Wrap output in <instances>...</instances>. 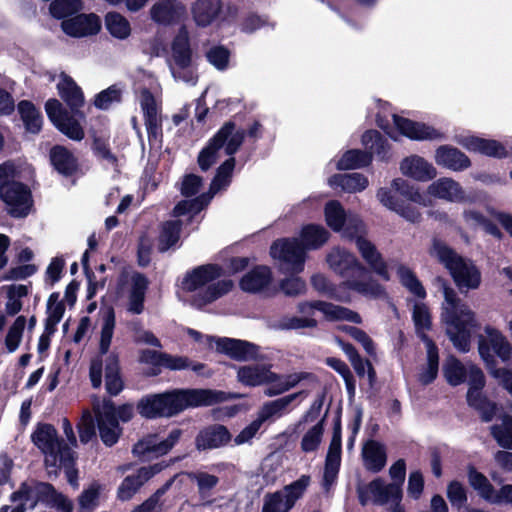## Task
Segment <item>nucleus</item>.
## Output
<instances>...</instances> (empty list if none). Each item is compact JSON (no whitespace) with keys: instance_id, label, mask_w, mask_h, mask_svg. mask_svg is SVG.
I'll list each match as a JSON object with an SVG mask.
<instances>
[{"instance_id":"0e129e2a","label":"nucleus","mask_w":512,"mask_h":512,"mask_svg":"<svg viewBox=\"0 0 512 512\" xmlns=\"http://www.w3.org/2000/svg\"><path fill=\"white\" fill-rule=\"evenodd\" d=\"M25 324V317L18 316L14 321L13 325L9 328V331L5 339V345L9 352H14L18 348L21 342Z\"/></svg>"},{"instance_id":"473e14b6","label":"nucleus","mask_w":512,"mask_h":512,"mask_svg":"<svg viewBox=\"0 0 512 512\" xmlns=\"http://www.w3.org/2000/svg\"><path fill=\"white\" fill-rule=\"evenodd\" d=\"M343 286L356 291L357 293L370 298H383L386 295L385 289L376 280L369 277L367 272L361 276L355 275L343 282Z\"/></svg>"},{"instance_id":"7ed1b4c3","label":"nucleus","mask_w":512,"mask_h":512,"mask_svg":"<svg viewBox=\"0 0 512 512\" xmlns=\"http://www.w3.org/2000/svg\"><path fill=\"white\" fill-rule=\"evenodd\" d=\"M299 316H285L277 321L275 327L280 330L313 329L318 325L314 318L316 311L321 312L328 321L346 320L355 324L362 322L361 316L348 308L324 301H302L297 305Z\"/></svg>"},{"instance_id":"09e8293b","label":"nucleus","mask_w":512,"mask_h":512,"mask_svg":"<svg viewBox=\"0 0 512 512\" xmlns=\"http://www.w3.org/2000/svg\"><path fill=\"white\" fill-rule=\"evenodd\" d=\"M18 110L26 130L31 133H38L42 127V117L34 105L29 101H21L18 104Z\"/></svg>"},{"instance_id":"4c0bfd02","label":"nucleus","mask_w":512,"mask_h":512,"mask_svg":"<svg viewBox=\"0 0 512 512\" xmlns=\"http://www.w3.org/2000/svg\"><path fill=\"white\" fill-rule=\"evenodd\" d=\"M301 394L302 392H297L264 403L258 412V419L264 423L273 418H280L285 414L287 407Z\"/></svg>"},{"instance_id":"79ce46f5","label":"nucleus","mask_w":512,"mask_h":512,"mask_svg":"<svg viewBox=\"0 0 512 512\" xmlns=\"http://www.w3.org/2000/svg\"><path fill=\"white\" fill-rule=\"evenodd\" d=\"M148 281L142 274L132 276V289L129 295L128 311L140 314L144 310V298Z\"/></svg>"},{"instance_id":"e433bc0d","label":"nucleus","mask_w":512,"mask_h":512,"mask_svg":"<svg viewBox=\"0 0 512 512\" xmlns=\"http://www.w3.org/2000/svg\"><path fill=\"white\" fill-rule=\"evenodd\" d=\"M57 89L61 98L72 109L76 110L84 103V96L79 86L68 75L62 73Z\"/></svg>"},{"instance_id":"3c124183","label":"nucleus","mask_w":512,"mask_h":512,"mask_svg":"<svg viewBox=\"0 0 512 512\" xmlns=\"http://www.w3.org/2000/svg\"><path fill=\"white\" fill-rule=\"evenodd\" d=\"M180 227L179 221H167L162 225L158 243V249L161 252L167 251L177 243L180 237Z\"/></svg>"},{"instance_id":"ddd939ff","label":"nucleus","mask_w":512,"mask_h":512,"mask_svg":"<svg viewBox=\"0 0 512 512\" xmlns=\"http://www.w3.org/2000/svg\"><path fill=\"white\" fill-rule=\"evenodd\" d=\"M484 336H481L478 341V351L481 358L487 363L491 364L494 362V357L491 353V349L494 353L505 363L512 364V345L503 333L487 325L484 328Z\"/></svg>"},{"instance_id":"1a4fd4ad","label":"nucleus","mask_w":512,"mask_h":512,"mask_svg":"<svg viewBox=\"0 0 512 512\" xmlns=\"http://www.w3.org/2000/svg\"><path fill=\"white\" fill-rule=\"evenodd\" d=\"M11 500L22 504L24 508L26 504L34 508L37 502L42 501L61 512L73 511V503L65 495L57 492L49 483L34 480L22 483L20 488L12 494Z\"/></svg>"},{"instance_id":"774afa93","label":"nucleus","mask_w":512,"mask_h":512,"mask_svg":"<svg viewBox=\"0 0 512 512\" xmlns=\"http://www.w3.org/2000/svg\"><path fill=\"white\" fill-rule=\"evenodd\" d=\"M80 9V0H55L50 4V12L56 18H64Z\"/></svg>"},{"instance_id":"b1692460","label":"nucleus","mask_w":512,"mask_h":512,"mask_svg":"<svg viewBox=\"0 0 512 512\" xmlns=\"http://www.w3.org/2000/svg\"><path fill=\"white\" fill-rule=\"evenodd\" d=\"M431 197L442 199L448 202H468L470 199L465 195L461 185L452 178L443 177L432 182L426 190Z\"/></svg>"},{"instance_id":"ea45409f","label":"nucleus","mask_w":512,"mask_h":512,"mask_svg":"<svg viewBox=\"0 0 512 512\" xmlns=\"http://www.w3.org/2000/svg\"><path fill=\"white\" fill-rule=\"evenodd\" d=\"M331 187H340L347 193H357L368 186V179L360 173L339 174L329 179Z\"/></svg>"},{"instance_id":"c03bdc74","label":"nucleus","mask_w":512,"mask_h":512,"mask_svg":"<svg viewBox=\"0 0 512 512\" xmlns=\"http://www.w3.org/2000/svg\"><path fill=\"white\" fill-rule=\"evenodd\" d=\"M443 374L450 385L458 386L467 379L468 363L463 364L454 356H450L443 365Z\"/></svg>"},{"instance_id":"aec40b11","label":"nucleus","mask_w":512,"mask_h":512,"mask_svg":"<svg viewBox=\"0 0 512 512\" xmlns=\"http://www.w3.org/2000/svg\"><path fill=\"white\" fill-rule=\"evenodd\" d=\"M329 267L343 277L353 278L355 275H363L366 268L349 251L340 247L333 248L327 255Z\"/></svg>"},{"instance_id":"f8f14e48","label":"nucleus","mask_w":512,"mask_h":512,"mask_svg":"<svg viewBox=\"0 0 512 512\" xmlns=\"http://www.w3.org/2000/svg\"><path fill=\"white\" fill-rule=\"evenodd\" d=\"M310 482V476L302 475L296 481L284 486L282 490L266 494L262 512H289L302 498Z\"/></svg>"},{"instance_id":"72a5a7b5","label":"nucleus","mask_w":512,"mask_h":512,"mask_svg":"<svg viewBox=\"0 0 512 512\" xmlns=\"http://www.w3.org/2000/svg\"><path fill=\"white\" fill-rule=\"evenodd\" d=\"M435 162L447 169L460 171L470 166L469 158L457 148L443 145L435 153Z\"/></svg>"},{"instance_id":"4be33fe9","label":"nucleus","mask_w":512,"mask_h":512,"mask_svg":"<svg viewBox=\"0 0 512 512\" xmlns=\"http://www.w3.org/2000/svg\"><path fill=\"white\" fill-rule=\"evenodd\" d=\"M139 102L144 115L148 138L149 140H158L162 135L159 105L155 97L146 88L141 90Z\"/></svg>"},{"instance_id":"680f3d73","label":"nucleus","mask_w":512,"mask_h":512,"mask_svg":"<svg viewBox=\"0 0 512 512\" xmlns=\"http://www.w3.org/2000/svg\"><path fill=\"white\" fill-rule=\"evenodd\" d=\"M235 165V159L230 157L226 160L217 170V174L214 177L211 185H210V195L212 196L220 190L222 187H225L228 184V179L232 173V170Z\"/></svg>"},{"instance_id":"c756f323","label":"nucleus","mask_w":512,"mask_h":512,"mask_svg":"<svg viewBox=\"0 0 512 512\" xmlns=\"http://www.w3.org/2000/svg\"><path fill=\"white\" fill-rule=\"evenodd\" d=\"M272 283V272L267 266H258L240 280V287L249 293H266Z\"/></svg>"},{"instance_id":"423d86ee","label":"nucleus","mask_w":512,"mask_h":512,"mask_svg":"<svg viewBox=\"0 0 512 512\" xmlns=\"http://www.w3.org/2000/svg\"><path fill=\"white\" fill-rule=\"evenodd\" d=\"M220 276V269L216 265H203L188 273L183 281L182 288L188 292L199 291L193 299V304L202 307L228 293L233 283L231 280H221L208 285Z\"/></svg>"},{"instance_id":"bf43d9fd","label":"nucleus","mask_w":512,"mask_h":512,"mask_svg":"<svg viewBox=\"0 0 512 512\" xmlns=\"http://www.w3.org/2000/svg\"><path fill=\"white\" fill-rule=\"evenodd\" d=\"M413 321L416 332L422 339V334L426 335V331L431 328V315L427 306L423 303H415L413 307Z\"/></svg>"},{"instance_id":"69168bd1","label":"nucleus","mask_w":512,"mask_h":512,"mask_svg":"<svg viewBox=\"0 0 512 512\" xmlns=\"http://www.w3.org/2000/svg\"><path fill=\"white\" fill-rule=\"evenodd\" d=\"M340 232H342L343 237L355 239L357 242L358 237H363L365 233V225L356 214L348 213L344 227Z\"/></svg>"},{"instance_id":"0eeeda50","label":"nucleus","mask_w":512,"mask_h":512,"mask_svg":"<svg viewBox=\"0 0 512 512\" xmlns=\"http://www.w3.org/2000/svg\"><path fill=\"white\" fill-rule=\"evenodd\" d=\"M168 67L173 79L190 86H195L199 79L197 59L193 54L189 32L185 26L180 27L171 42Z\"/></svg>"},{"instance_id":"58836bf2","label":"nucleus","mask_w":512,"mask_h":512,"mask_svg":"<svg viewBox=\"0 0 512 512\" xmlns=\"http://www.w3.org/2000/svg\"><path fill=\"white\" fill-rule=\"evenodd\" d=\"M422 341L425 343L427 350V365L419 374V381L423 385H428L434 381L438 374V349L435 343L425 334H422Z\"/></svg>"},{"instance_id":"393cba45","label":"nucleus","mask_w":512,"mask_h":512,"mask_svg":"<svg viewBox=\"0 0 512 512\" xmlns=\"http://www.w3.org/2000/svg\"><path fill=\"white\" fill-rule=\"evenodd\" d=\"M61 26L69 36L86 37L97 34L101 28V23L99 17L95 14H81L64 20Z\"/></svg>"},{"instance_id":"2eb2a0df","label":"nucleus","mask_w":512,"mask_h":512,"mask_svg":"<svg viewBox=\"0 0 512 512\" xmlns=\"http://www.w3.org/2000/svg\"><path fill=\"white\" fill-rule=\"evenodd\" d=\"M99 435L107 446L114 445L121 434V428L115 418L116 408L110 400H97L93 402Z\"/></svg>"},{"instance_id":"603ef678","label":"nucleus","mask_w":512,"mask_h":512,"mask_svg":"<svg viewBox=\"0 0 512 512\" xmlns=\"http://www.w3.org/2000/svg\"><path fill=\"white\" fill-rule=\"evenodd\" d=\"M114 328L115 313L112 308H108L102 315V327L99 343V350L101 354H106L108 352L113 337Z\"/></svg>"},{"instance_id":"4d7b16f0","label":"nucleus","mask_w":512,"mask_h":512,"mask_svg":"<svg viewBox=\"0 0 512 512\" xmlns=\"http://www.w3.org/2000/svg\"><path fill=\"white\" fill-rule=\"evenodd\" d=\"M468 481L470 485L479 493V495L488 500L493 494V486L488 481L487 477L478 472L473 466L468 468Z\"/></svg>"},{"instance_id":"13d9d810","label":"nucleus","mask_w":512,"mask_h":512,"mask_svg":"<svg viewBox=\"0 0 512 512\" xmlns=\"http://www.w3.org/2000/svg\"><path fill=\"white\" fill-rule=\"evenodd\" d=\"M491 433L501 447L512 449V417L506 416L500 425L492 426Z\"/></svg>"},{"instance_id":"9b49d317","label":"nucleus","mask_w":512,"mask_h":512,"mask_svg":"<svg viewBox=\"0 0 512 512\" xmlns=\"http://www.w3.org/2000/svg\"><path fill=\"white\" fill-rule=\"evenodd\" d=\"M270 255L277 261L282 272L295 274L304 270L305 248L295 238L274 241L270 247Z\"/></svg>"},{"instance_id":"f257e3e1","label":"nucleus","mask_w":512,"mask_h":512,"mask_svg":"<svg viewBox=\"0 0 512 512\" xmlns=\"http://www.w3.org/2000/svg\"><path fill=\"white\" fill-rule=\"evenodd\" d=\"M224 393L209 389H175L142 398L138 412L146 418L171 417L190 407L209 406L224 401Z\"/></svg>"},{"instance_id":"f3484780","label":"nucleus","mask_w":512,"mask_h":512,"mask_svg":"<svg viewBox=\"0 0 512 512\" xmlns=\"http://www.w3.org/2000/svg\"><path fill=\"white\" fill-rule=\"evenodd\" d=\"M0 198L13 217H24L31 208L30 191L19 182L0 184Z\"/></svg>"},{"instance_id":"052dcab7","label":"nucleus","mask_w":512,"mask_h":512,"mask_svg":"<svg viewBox=\"0 0 512 512\" xmlns=\"http://www.w3.org/2000/svg\"><path fill=\"white\" fill-rule=\"evenodd\" d=\"M145 483V480L139 477V472L127 476L118 488L117 495L122 501L130 500L139 488Z\"/></svg>"},{"instance_id":"f03ea898","label":"nucleus","mask_w":512,"mask_h":512,"mask_svg":"<svg viewBox=\"0 0 512 512\" xmlns=\"http://www.w3.org/2000/svg\"><path fill=\"white\" fill-rule=\"evenodd\" d=\"M442 292L444 302L441 318L446 326V333L458 351L468 352L471 343V329L477 326L475 313L444 281L442 282Z\"/></svg>"},{"instance_id":"a19ab883","label":"nucleus","mask_w":512,"mask_h":512,"mask_svg":"<svg viewBox=\"0 0 512 512\" xmlns=\"http://www.w3.org/2000/svg\"><path fill=\"white\" fill-rule=\"evenodd\" d=\"M51 163L63 175H71L77 169V160L73 154L63 146H55L50 152Z\"/></svg>"},{"instance_id":"de8ad7c7","label":"nucleus","mask_w":512,"mask_h":512,"mask_svg":"<svg viewBox=\"0 0 512 512\" xmlns=\"http://www.w3.org/2000/svg\"><path fill=\"white\" fill-rule=\"evenodd\" d=\"M324 214L326 223L332 230L340 232L343 229L348 213L340 202L336 200L329 201L325 205Z\"/></svg>"},{"instance_id":"864d4df0","label":"nucleus","mask_w":512,"mask_h":512,"mask_svg":"<svg viewBox=\"0 0 512 512\" xmlns=\"http://www.w3.org/2000/svg\"><path fill=\"white\" fill-rule=\"evenodd\" d=\"M188 478L196 483L201 497L210 496L211 491L218 485L219 478L216 475L204 471H195L187 474Z\"/></svg>"},{"instance_id":"9d476101","label":"nucleus","mask_w":512,"mask_h":512,"mask_svg":"<svg viewBox=\"0 0 512 512\" xmlns=\"http://www.w3.org/2000/svg\"><path fill=\"white\" fill-rule=\"evenodd\" d=\"M245 132L236 129L234 123H225L209 144L200 152L198 164L203 171L208 170L219 158V150L224 147L225 153L229 156L235 154L242 145Z\"/></svg>"},{"instance_id":"c85d7f7f","label":"nucleus","mask_w":512,"mask_h":512,"mask_svg":"<svg viewBox=\"0 0 512 512\" xmlns=\"http://www.w3.org/2000/svg\"><path fill=\"white\" fill-rule=\"evenodd\" d=\"M356 246L370 269L379 275L383 280H390L387 264L382 258L381 254L378 252L375 245L364 237H358Z\"/></svg>"},{"instance_id":"5701e85b","label":"nucleus","mask_w":512,"mask_h":512,"mask_svg":"<svg viewBox=\"0 0 512 512\" xmlns=\"http://www.w3.org/2000/svg\"><path fill=\"white\" fill-rule=\"evenodd\" d=\"M223 14L222 0H195L191 5V15L198 27H208L220 20Z\"/></svg>"},{"instance_id":"8fccbe9b","label":"nucleus","mask_w":512,"mask_h":512,"mask_svg":"<svg viewBox=\"0 0 512 512\" xmlns=\"http://www.w3.org/2000/svg\"><path fill=\"white\" fill-rule=\"evenodd\" d=\"M372 160L368 152L360 150L347 151L337 163L339 170L357 169L367 166Z\"/></svg>"},{"instance_id":"e2e57ef3","label":"nucleus","mask_w":512,"mask_h":512,"mask_svg":"<svg viewBox=\"0 0 512 512\" xmlns=\"http://www.w3.org/2000/svg\"><path fill=\"white\" fill-rule=\"evenodd\" d=\"M162 366L170 370H182L190 368L198 374H202V371L205 367L202 363L192 364L186 357L172 356L166 353L164 354Z\"/></svg>"},{"instance_id":"a211bd4d","label":"nucleus","mask_w":512,"mask_h":512,"mask_svg":"<svg viewBox=\"0 0 512 512\" xmlns=\"http://www.w3.org/2000/svg\"><path fill=\"white\" fill-rule=\"evenodd\" d=\"M186 14V5L181 0H156L149 8L150 20L162 27L178 24Z\"/></svg>"},{"instance_id":"49530a36","label":"nucleus","mask_w":512,"mask_h":512,"mask_svg":"<svg viewBox=\"0 0 512 512\" xmlns=\"http://www.w3.org/2000/svg\"><path fill=\"white\" fill-rule=\"evenodd\" d=\"M105 26L113 37L120 40L127 39L131 34L129 21L117 12H110L106 15Z\"/></svg>"},{"instance_id":"412c9836","label":"nucleus","mask_w":512,"mask_h":512,"mask_svg":"<svg viewBox=\"0 0 512 512\" xmlns=\"http://www.w3.org/2000/svg\"><path fill=\"white\" fill-rule=\"evenodd\" d=\"M341 464V426L337 423L333 430L331 442L325 460L323 486L326 491L337 479Z\"/></svg>"},{"instance_id":"cd10ccee","label":"nucleus","mask_w":512,"mask_h":512,"mask_svg":"<svg viewBox=\"0 0 512 512\" xmlns=\"http://www.w3.org/2000/svg\"><path fill=\"white\" fill-rule=\"evenodd\" d=\"M217 351L238 361H248L257 356V347L249 342L231 338L216 340Z\"/></svg>"},{"instance_id":"bb28decb","label":"nucleus","mask_w":512,"mask_h":512,"mask_svg":"<svg viewBox=\"0 0 512 512\" xmlns=\"http://www.w3.org/2000/svg\"><path fill=\"white\" fill-rule=\"evenodd\" d=\"M395 126L404 136L413 140H434L442 139L443 134L433 127L427 126L423 123L413 122L409 119L393 115Z\"/></svg>"},{"instance_id":"dca6fc26","label":"nucleus","mask_w":512,"mask_h":512,"mask_svg":"<svg viewBox=\"0 0 512 512\" xmlns=\"http://www.w3.org/2000/svg\"><path fill=\"white\" fill-rule=\"evenodd\" d=\"M358 494L363 505H366L370 500L375 504L384 505L391 502H400L402 499L400 484H386L381 478L374 479L368 485L359 487Z\"/></svg>"},{"instance_id":"2f4dec72","label":"nucleus","mask_w":512,"mask_h":512,"mask_svg":"<svg viewBox=\"0 0 512 512\" xmlns=\"http://www.w3.org/2000/svg\"><path fill=\"white\" fill-rule=\"evenodd\" d=\"M230 433L222 425H213L199 432L195 444L198 450L215 449L227 444Z\"/></svg>"},{"instance_id":"a18cd8bd","label":"nucleus","mask_w":512,"mask_h":512,"mask_svg":"<svg viewBox=\"0 0 512 512\" xmlns=\"http://www.w3.org/2000/svg\"><path fill=\"white\" fill-rule=\"evenodd\" d=\"M105 386L111 395H117L123 388V382L119 375V362L115 354L106 358L105 364Z\"/></svg>"},{"instance_id":"c9c22d12","label":"nucleus","mask_w":512,"mask_h":512,"mask_svg":"<svg viewBox=\"0 0 512 512\" xmlns=\"http://www.w3.org/2000/svg\"><path fill=\"white\" fill-rule=\"evenodd\" d=\"M458 143L470 151L487 156L503 157L506 155L505 147L495 140L467 136L459 139Z\"/></svg>"},{"instance_id":"6e6d98bb","label":"nucleus","mask_w":512,"mask_h":512,"mask_svg":"<svg viewBox=\"0 0 512 512\" xmlns=\"http://www.w3.org/2000/svg\"><path fill=\"white\" fill-rule=\"evenodd\" d=\"M324 432L323 420L312 426L302 437L301 450L305 453L314 452L322 442Z\"/></svg>"},{"instance_id":"4468645a","label":"nucleus","mask_w":512,"mask_h":512,"mask_svg":"<svg viewBox=\"0 0 512 512\" xmlns=\"http://www.w3.org/2000/svg\"><path fill=\"white\" fill-rule=\"evenodd\" d=\"M182 431L172 430L166 438L159 433H150L142 437L134 446L133 454L143 460L166 455L180 440Z\"/></svg>"},{"instance_id":"5fc2aeb1","label":"nucleus","mask_w":512,"mask_h":512,"mask_svg":"<svg viewBox=\"0 0 512 512\" xmlns=\"http://www.w3.org/2000/svg\"><path fill=\"white\" fill-rule=\"evenodd\" d=\"M397 274L400 279V282L414 295L419 298H424L426 296V291L419 280L416 278L415 274L406 266L398 265L397 266Z\"/></svg>"},{"instance_id":"6ab92c4d","label":"nucleus","mask_w":512,"mask_h":512,"mask_svg":"<svg viewBox=\"0 0 512 512\" xmlns=\"http://www.w3.org/2000/svg\"><path fill=\"white\" fill-rule=\"evenodd\" d=\"M45 109L49 119L67 137L76 141L84 138V131L81 125L63 110L61 103L57 99H49L46 102Z\"/></svg>"},{"instance_id":"a878e982","label":"nucleus","mask_w":512,"mask_h":512,"mask_svg":"<svg viewBox=\"0 0 512 512\" xmlns=\"http://www.w3.org/2000/svg\"><path fill=\"white\" fill-rule=\"evenodd\" d=\"M275 379L277 374L271 371V365L268 364L245 365L237 370V380L249 387L268 384Z\"/></svg>"},{"instance_id":"20e7f679","label":"nucleus","mask_w":512,"mask_h":512,"mask_svg":"<svg viewBox=\"0 0 512 512\" xmlns=\"http://www.w3.org/2000/svg\"><path fill=\"white\" fill-rule=\"evenodd\" d=\"M377 198L383 206L410 223H419L422 220L421 212L412 203L428 205L419 190L402 178L394 179L390 188H380Z\"/></svg>"},{"instance_id":"7c9ffc66","label":"nucleus","mask_w":512,"mask_h":512,"mask_svg":"<svg viewBox=\"0 0 512 512\" xmlns=\"http://www.w3.org/2000/svg\"><path fill=\"white\" fill-rule=\"evenodd\" d=\"M401 172L417 181H429L436 177L437 171L433 165L420 156L405 158L400 165Z\"/></svg>"},{"instance_id":"f704fd0d","label":"nucleus","mask_w":512,"mask_h":512,"mask_svg":"<svg viewBox=\"0 0 512 512\" xmlns=\"http://www.w3.org/2000/svg\"><path fill=\"white\" fill-rule=\"evenodd\" d=\"M364 467L371 472L381 471L387 461L386 450L383 444L375 440H368L362 448Z\"/></svg>"},{"instance_id":"39448f33","label":"nucleus","mask_w":512,"mask_h":512,"mask_svg":"<svg viewBox=\"0 0 512 512\" xmlns=\"http://www.w3.org/2000/svg\"><path fill=\"white\" fill-rule=\"evenodd\" d=\"M430 254L444 265L461 291L474 290L480 286L479 269L470 259L462 257L446 243L434 240Z\"/></svg>"},{"instance_id":"6e6552de","label":"nucleus","mask_w":512,"mask_h":512,"mask_svg":"<svg viewBox=\"0 0 512 512\" xmlns=\"http://www.w3.org/2000/svg\"><path fill=\"white\" fill-rule=\"evenodd\" d=\"M31 440L44 455V463L50 475H57L58 463L67 464L73 460L72 450L62 444L57 430L51 424L37 425Z\"/></svg>"},{"instance_id":"338daca9","label":"nucleus","mask_w":512,"mask_h":512,"mask_svg":"<svg viewBox=\"0 0 512 512\" xmlns=\"http://www.w3.org/2000/svg\"><path fill=\"white\" fill-rule=\"evenodd\" d=\"M212 196L202 194L194 200H184L179 202L173 209V215L178 217L189 212H199L204 206L208 204Z\"/></svg>"},{"instance_id":"37998d69","label":"nucleus","mask_w":512,"mask_h":512,"mask_svg":"<svg viewBox=\"0 0 512 512\" xmlns=\"http://www.w3.org/2000/svg\"><path fill=\"white\" fill-rule=\"evenodd\" d=\"M301 240L305 249H317L329 238V232L321 225L309 224L301 230Z\"/></svg>"}]
</instances>
